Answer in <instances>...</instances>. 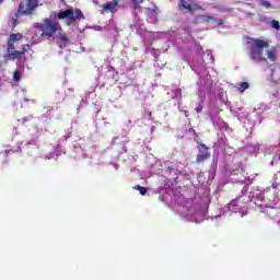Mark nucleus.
I'll use <instances>...</instances> for the list:
<instances>
[{
  "label": "nucleus",
  "mask_w": 280,
  "mask_h": 280,
  "mask_svg": "<svg viewBox=\"0 0 280 280\" xmlns=\"http://www.w3.org/2000/svg\"><path fill=\"white\" fill-rule=\"evenodd\" d=\"M18 150H21V147H18Z\"/></svg>",
  "instance_id": "nucleus-64"
},
{
  "label": "nucleus",
  "mask_w": 280,
  "mask_h": 280,
  "mask_svg": "<svg viewBox=\"0 0 280 280\" xmlns=\"http://www.w3.org/2000/svg\"><path fill=\"white\" fill-rule=\"evenodd\" d=\"M86 98H82L81 103L78 105L77 107V113H79L80 110H82V108H86Z\"/></svg>",
  "instance_id": "nucleus-41"
},
{
  "label": "nucleus",
  "mask_w": 280,
  "mask_h": 280,
  "mask_svg": "<svg viewBox=\"0 0 280 280\" xmlns=\"http://www.w3.org/2000/svg\"><path fill=\"white\" fill-rule=\"evenodd\" d=\"M21 38H23V34H21V33H13V34L10 35L9 40L11 43H16V40H21Z\"/></svg>",
  "instance_id": "nucleus-38"
},
{
  "label": "nucleus",
  "mask_w": 280,
  "mask_h": 280,
  "mask_svg": "<svg viewBox=\"0 0 280 280\" xmlns=\"http://www.w3.org/2000/svg\"><path fill=\"white\" fill-rule=\"evenodd\" d=\"M278 187H280L279 183H272L270 187L264 189V202L268 200V202H271L270 205L280 207V198L277 192Z\"/></svg>",
  "instance_id": "nucleus-17"
},
{
  "label": "nucleus",
  "mask_w": 280,
  "mask_h": 280,
  "mask_svg": "<svg viewBox=\"0 0 280 280\" xmlns=\"http://www.w3.org/2000/svg\"><path fill=\"white\" fill-rule=\"evenodd\" d=\"M38 8V0H22L19 3L18 10L15 12V18L19 16H32L36 9Z\"/></svg>",
  "instance_id": "nucleus-13"
},
{
  "label": "nucleus",
  "mask_w": 280,
  "mask_h": 280,
  "mask_svg": "<svg viewBox=\"0 0 280 280\" xmlns=\"http://www.w3.org/2000/svg\"><path fill=\"white\" fill-rule=\"evenodd\" d=\"M172 97V100H182L183 98V90L178 88L176 84L171 86V91L167 93Z\"/></svg>",
  "instance_id": "nucleus-28"
},
{
  "label": "nucleus",
  "mask_w": 280,
  "mask_h": 280,
  "mask_svg": "<svg viewBox=\"0 0 280 280\" xmlns=\"http://www.w3.org/2000/svg\"><path fill=\"white\" fill-rule=\"evenodd\" d=\"M150 130H151V132H154L156 130V127L152 126Z\"/></svg>",
  "instance_id": "nucleus-56"
},
{
  "label": "nucleus",
  "mask_w": 280,
  "mask_h": 280,
  "mask_svg": "<svg viewBox=\"0 0 280 280\" xmlns=\"http://www.w3.org/2000/svg\"><path fill=\"white\" fill-rule=\"evenodd\" d=\"M119 1L118 0H112L103 4V9L101 10V14H104V12H110V14H115L119 11Z\"/></svg>",
  "instance_id": "nucleus-20"
},
{
  "label": "nucleus",
  "mask_w": 280,
  "mask_h": 280,
  "mask_svg": "<svg viewBox=\"0 0 280 280\" xmlns=\"http://www.w3.org/2000/svg\"><path fill=\"white\" fill-rule=\"evenodd\" d=\"M270 25H271L272 30H277V31L280 30V24H279V21H277V20H272Z\"/></svg>",
  "instance_id": "nucleus-43"
},
{
  "label": "nucleus",
  "mask_w": 280,
  "mask_h": 280,
  "mask_svg": "<svg viewBox=\"0 0 280 280\" xmlns=\"http://www.w3.org/2000/svg\"><path fill=\"white\" fill-rule=\"evenodd\" d=\"M277 220H278V225L280 226V217Z\"/></svg>",
  "instance_id": "nucleus-60"
},
{
  "label": "nucleus",
  "mask_w": 280,
  "mask_h": 280,
  "mask_svg": "<svg viewBox=\"0 0 280 280\" xmlns=\"http://www.w3.org/2000/svg\"><path fill=\"white\" fill-rule=\"evenodd\" d=\"M131 3L133 4V10H139L141 3H143V0H131Z\"/></svg>",
  "instance_id": "nucleus-42"
},
{
  "label": "nucleus",
  "mask_w": 280,
  "mask_h": 280,
  "mask_svg": "<svg viewBox=\"0 0 280 280\" xmlns=\"http://www.w3.org/2000/svg\"><path fill=\"white\" fill-rule=\"evenodd\" d=\"M249 197L252 198V202L253 200H257L258 202H264V190H261V188L259 187L252 188L249 191Z\"/></svg>",
  "instance_id": "nucleus-24"
},
{
  "label": "nucleus",
  "mask_w": 280,
  "mask_h": 280,
  "mask_svg": "<svg viewBox=\"0 0 280 280\" xmlns=\"http://www.w3.org/2000/svg\"><path fill=\"white\" fill-rule=\"evenodd\" d=\"M148 117H152V112H148Z\"/></svg>",
  "instance_id": "nucleus-58"
},
{
  "label": "nucleus",
  "mask_w": 280,
  "mask_h": 280,
  "mask_svg": "<svg viewBox=\"0 0 280 280\" xmlns=\"http://www.w3.org/2000/svg\"><path fill=\"white\" fill-rule=\"evenodd\" d=\"M79 119H80V117H75L74 119H72V122H71V124H72V125H73V124H78V120H79Z\"/></svg>",
  "instance_id": "nucleus-54"
},
{
  "label": "nucleus",
  "mask_w": 280,
  "mask_h": 280,
  "mask_svg": "<svg viewBox=\"0 0 280 280\" xmlns=\"http://www.w3.org/2000/svg\"><path fill=\"white\" fill-rule=\"evenodd\" d=\"M210 183L211 182H207L205 185V172H199L196 174V179L192 180V185L197 189V194L192 199L185 201V197H176L168 184L158 188L159 199L166 203L177 202V205L183 208V214L188 222L200 224L205 222V220H209V205H211Z\"/></svg>",
  "instance_id": "nucleus-1"
},
{
  "label": "nucleus",
  "mask_w": 280,
  "mask_h": 280,
  "mask_svg": "<svg viewBox=\"0 0 280 280\" xmlns=\"http://www.w3.org/2000/svg\"><path fill=\"white\" fill-rule=\"evenodd\" d=\"M97 115H100V109L95 110V117H97Z\"/></svg>",
  "instance_id": "nucleus-57"
},
{
  "label": "nucleus",
  "mask_w": 280,
  "mask_h": 280,
  "mask_svg": "<svg viewBox=\"0 0 280 280\" xmlns=\"http://www.w3.org/2000/svg\"><path fill=\"white\" fill-rule=\"evenodd\" d=\"M238 110L237 118L246 130H253V127L259 126L264 119L257 112L247 113L244 112L243 107L238 108Z\"/></svg>",
  "instance_id": "nucleus-8"
},
{
  "label": "nucleus",
  "mask_w": 280,
  "mask_h": 280,
  "mask_svg": "<svg viewBox=\"0 0 280 280\" xmlns=\"http://www.w3.org/2000/svg\"><path fill=\"white\" fill-rule=\"evenodd\" d=\"M180 10H187L188 12H194L195 10H202L199 4H190L189 0H179L178 3Z\"/></svg>",
  "instance_id": "nucleus-22"
},
{
  "label": "nucleus",
  "mask_w": 280,
  "mask_h": 280,
  "mask_svg": "<svg viewBox=\"0 0 280 280\" xmlns=\"http://www.w3.org/2000/svg\"><path fill=\"white\" fill-rule=\"evenodd\" d=\"M192 71L199 75V80L197 81L199 102L196 103L195 112L200 114L202 113V108H205L207 95H215V91L213 89V79H211V74L205 70V61H202V59H198L195 62Z\"/></svg>",
  "instance_id": "nucleus-3"
},
{
  "label": "nucleus",
  "mask_w": 280,
  "mask_h": 280,
  "mask_svg": "<svg viewBox=\"0 0 280 280\" xmlns=\"http://www.w3.org/2000/svg\"><path fill=\"white\" fill-rule=\"evenodd\" d=\"M264 156L267 159H271L269 162V165L271 167H279L280 165V142L277 145H270L265 148L264 150ZM280 174V171H278Z\"/></svg>",
  "instance_id": "nucleus-16"
},
{
  "label": "nucleus",
  "mask_w": 280,
  "mask_h": 280,
  "mask_svg": "<svg viewBox=\"0 0 280 280\" xmlns=\"http://www.w3.org/2000/svg\"><path fill=\"white\" fill-rule=\"evenodd\" d=\"M190 132H196V130H194V129H190Z\"/></svg>",
  "instance_id": "nucleus-61"
},
{
  "label": "nucleus",
  "mask_w": 280,
  "mask_h": 280,
  "mask_svg": "<svg viewBox=\"0 0 280 280\" xmlns=\"http://www.w3.org/2000/svg\"><path fill=\"white\" fill-rule=\"evenodd\" d=\"M220 25H224V20L211 15V20L208 21V27L215 30V27H220Z\"/></svg>",
  "instance_id": "nucleus-32"
},
{
  "label": "nucleus",
  "mask_w": 280,
  "mask_h": 280,
  "mask_svg": "<svg viewBox=\"0 0 280 280\" xmlns=\"http://www.w3.org/2000/svg\"><path fill=\"white\" fill-rule=\"evenodd\" d=\"M267 58L270 60V62H277V50L270 49L267 50Z\"/></svg>",
  "instance_id": "nucleus-34"
},
{
  "label": "nucleus",
  "mask_w": 280,
  "mask_h": 280,
  "mask_svg": "<svg viewBox=\"0 0 280 280\" xmlns=\"http://www.w3.org/2000/svg\"><path fill=\"white\" fill-rule=\"evenodd\" d=\"M61 1V3H65V0H60Z\"/></svg>",
  "instance_id": "nucleus-62"
},
{
  "label": "nucleus",
  "mask_w": 280,
  "mask_h": 280,
  "mask_svg": "<svg viewBox=\"0 0 280 280\" xmlns=\"http://www.w3.org/2000/svg\"><path fill=\"white\" fill-rule=\"evenodd\" d=\"M208 115L214 126V128H218V141L214 143L217 148H226L229 145V139L226 137H230V135L233 133V128L226 124V121L222 120L220 118V108L213 104L209 105Z\"/></svg>",
  "instance_id": "nucleus-4"
},
{
  "label": "nucleus",
  "mask_w": 280,
  "mask_h": 280,
  "mask_svg": "<svg viewBox=\"0 0 280 280\" xmlns=\"http://www.w3.org/2000/svg\"><path fill=\"white\" fill-rule=\"evenodd\" d=\"M23 51L22 50H11L9 52V57L11 58V60H18V65L20 62V65H23V62L25 63V60L22 59L23 58Z\"/></svg>",
  "instance_id": "nucleus-31"
},
{
  "label": "nucleus",
  "mask_w": 280,
  "mask_h": 280,
  "mask_svg": "<svg viewBox=\"0 0 280 280\" xmlns=\"http://www.w3.org/2000/svg\"><path fill=\"white\" fill-rule=\"evenodd\" d=\"M270 71H271V74H270V80H271V82H277V81H275V79L272 78V77L275 75V68H271Z\"/></svg>",
  "instance_id": "nucleus-50"
},
{
  "label": "nucleus",
  "mask_w": 280,
  "mask_h": 280,
  "mask_svg": "<svg viewBox=\"0 0 280 280\" xmlns=\"http://www.w3.org/2000/svg\"><path fill=\"white\" fill-rule=\"evenodd\" d=\"M255 178L250 177H244L243 179H240L238 183L241 185H244V187L241 190V194L233 199L230 203H228L224 208H222L221 213L217 215H210L208 217V220H220L222 215H231V213H241V218H244V215H247L246 210H242L248 205V202H253V199L250 198V194L248 192V187L254 183Z\"/></svg>",
  "instance_id": "nucleus-2"
},
{
  "label": "nucleus",
  "mask_w": 280,
  "mask_h": 280,
  "mask_svg": "<svg viewBox=\"0 0 280 280\" xmlns=\"http://www.w3.org/2000/svg\"><path fill=\"white\" fill-rule=\"evenodd\" d=\"M82 156H83V159H89V153H86V152L83 151Z\"/></svg>",
  "instance_id": "nucleus-55"
},
{
  "label": "nucleus",
  "mask_w": 280,
  "mask_h": 280,
  "mask_svg": "<svg viewBox=\"0 0 280 280\" xmlns=\"http://www.w3.org/2000/svg\"><path fill=\"white\" fill-rule=\"evenodd\" d=\"M150 173L156 176H162L168 183H178V176L183 174V171L176 167V164L172 161L155 160L153 164L150 165Z\"/></svg>",
  "instance_id": "nucleus-5"
},
{
  "label": "nucleus",
  "mask_w": 280,
  "mask_h": 280,
  "mask_svg": "<svg viewBox=\"0 0 280 280\" xmlns=\"http://www.w3.org/2000/svg\"><path fill=\"white\" fill-rule=\"evenodd\" d=\"M109 165H112L116 172L119 170V164H117V162H110Z\"/></svg>",
  "instance_id": "nucleus-48"
},
{
  "label": "nucleus",
  "mask_w": 280,
  "mask_h": 280,
  "mask_svg": "<svg viewBox=\"0 0 280 280\" xmlns=\"http://www.w3.org/2000/svg\"><path fill=\"white\" fill-rule=\"evenodd\" d=\"M56 39L60 49H67V47H69V37H67V34L59 32V34L56 36Z\"/></svg>",
  "instance_id": "nucleus-23"
},
{
  "label": "nucleus",
  "mask_w": 280,
  "mask_h": 280,
  "mask_svg": "<svg viewBox=\"0 0 280 280\" xmlns=\"http://www.w3.org/2000/svg\"><path fill=\"white\" fill-rule=\"evenodd\" d=\"M94 126H95V130H94L95 135H97V137H104L106 135V128L110 126V122H108L106 118L95 119Z\"/></svg>",
  "instance_id": "nucleus-19"
},
{
  "label": "nucleus",
  "mask_w": 280,
  "mask_h": 280,
  "mask_svg": "<svg viewBox=\"0 0 280 280\" xmlns=\"http://www.w3.org/2000/svg\"><path fill=\"white\" fill-rule=\"evenodd\" d=\"M30 145H34L35 148H38V135L33 136L31 140L26 141L25 147L30 148Z\"/></svg>",
  "instance_id": "nucleus-36"
},
{
  "label": "nucleus",
  "mask_w": 280,
  "mask_h": 280,
  "mask_svg": "<svg viewBox=\"0 0 280 280\" xmlns=\"http://www.w3.org/2000/svg\"><path fill=\"white\" fill-rule=\"evenodd\" d=\"M23 71H25V62H19L18 69L13 72V80L15 82H21V78H23Z\"/></svg>",
  "instance_id": "nucleus-30"
},
{
  "label": "nucleus",
  "mask_w": 280,
  "mask_h": 280,
  "mask_svg": "<svg viewBox=\"0 0 280 280\" xmlns=\"http://www.w3.org/2000/svg\"><path fill=\"white\" fill-rule=\"evenodd\" d=\"M194 49H195V55L192 56L189 62L191 70L194 71V66L196 65V62H198V60H202L205 71L209 73V71L207 70V65H213V60H214L213 55L211 54V50H207L205 54V49L202 48V46L196 42L194 43Z\"/></svg>",
  "instance_id": "nucleus-7"
},
{
  "label": "nucleus",
  "mask_w": 280,
  "mask_h": 280,
  "mask_svg": "<svg viewBox=\"0 0 280 280\" xmlns=\"http://www.w3.org/2000/svg\"><path fill=\"white\" fill-rule=\"evenodd\" d=\"M133 189H136V191H139L140 196H145V194H148V187L141 185L133 186Z\"/></svg>",
  "instance_id": "nucleus-37"
},
{
  "label": "nucleus",
  "mask_w": 280,
  "mask_h": 280,
  "mask_svg": "<svg viewBox=\"0 0 280 280\" xmlns=\"http://www.w3.org/2000/svg\"><path fill=\"white\" fill-rule=\"evenodd\" d=\"M34 27L42 32V36H47L48 38H54V34L62 32L60 23L49 18L44 19V23H35Z\"/></svg>",
  "instance_id": "nucleus-9"
},
{
  "label": "nucleus",
  "mask_w": 280,
  "mask_h": 280,
  "mask_svg": "<svg viewBox=\"0 0 280 280\" xmlns=\"http://www.w3.org/2000/svg\"><path fill=\"white\" fill-rule=\"evenodd\" d=\"M14 42H11L9 39V43H8V54H11V51H14Z\"/></svg>",
  "instance_id": "nucleus-45"
},
{
  "label": "nucleus",
  "mask_w": 280,
  "mask_h": 280,
  "mask_svg": "<svg viewBox=\"0 0 280 280\" xmlns=\"http://www.w3.org/2000/svg\"><path fill=\"white\" fill-rule=\"evenodd\" d=\"M55 19H58L59 21H62L66 19V25L68 27H71L73 23H77V21H84L86 16H84V13L80 9H61L58 13H55Z\"/></svg>",
  "instance_id": "nucleus-6"
},
{
  "label": "nucleus",
  "mask_w": 280,
  "mask_h": 280,
  "mask_svg": "<svg viewBox=\"0 0 280 280\" xmlns=\"http://www.w3.org/2000/svg\"><path fill=\"white\" fill-rule=\"evenodd\" d=\"M156 10H159V8H156V7H155V9L147 8V21H148V23H152L153 25H154V23H158L159 13L156 12Z\"/></svg>",
  "instance_id": "nucleus-26"
},
{
  "label": "nucleus",
  "mask_w": 280,
  "mask_h": 280,
  "mask_svg": "<svg viewBox=\"0 0 280 280\" xmlns=\"http://www.w3.org/2000/svg\"><path fill=\"white\" fill-rule=\"evenodd\" d=\"M92 28L95 32H106L105 37L109 43H117V38H119V30L117 28L115 20H109L105 26L94 25Z\"/></svg>",
  "instance_id": "nucleus-12"
},
{
  "label": "nucleus",
  "mask_w": 280,
  "mask_h": 280,
  "mask_svg": "<svg viewBox=\"0 0 280 280\" xmlns=\"http://www.w3.org/2000/svg\"><path fill=\"white\" fill-rule=\"evenodd\" d=\"M28 49H30V44L24 45V46H23V49H22L23 55H25V52H26Z\"/></svg>",
  "instance_id": "nucleus-49"
},
{
  "label": "nucleus",
  "mask_w": 280,
  "mask_h": 280,
  "mask_svg": "<svg viewBox=\"0 0 280 280\" xmlns=\"http://www.w3.org/2000/svg\"><path fill=\"white\" fill-rule=\"evenodd\" d=\"M65 95H66V97H71V96H73V89H68L66 92H65Z\"/></svg>",
  "instance_id": "nucleus-47"
},
{
  "label": "nucleus",
  "mask_w": 280,
  "mask_h": 280,
  "mask_svg": "<svg viewBox=\"0 0 280 280\" xmlns=\"http://www.w3.org/2000/svg\"><path fill=\"white\" fill-rule=\"evenodd\" d=\"M16 22H18L16 19H13V24H14V25H16Z\"/></svg>",
  "instance_id": "nucleus-59"
},
{
  "label": "nucleus",
  "mask_w": 280,
  "mask_h": 280,
  "mask_svg": "<svg viewBox=\"0 0 280 280\" xmlns=\"http://www.w3.org/2000/svg\"><path fill=\"white\" fill-rule=\"evenodd\" d=\"M268 47V42L264 39H254L249 48V58L254 62H268V59L264 57V49Z\"/></svg>",
  "instance_id": "nucleus-10"
},
{
  "label": "nucleus",
  "mask_w": 280,
  "mask_h": 280,
  "mask_svg": "<svg viewBox=\"0 0 280 280\" xmlns=\"http://www.w3.org/2000/svg\"><path fill=\"white\" fill-rule=\"evenodd\" d=\"M31 119H34V116L28 115L23 117L20 121H22V124H27V121H31Z\"/></svg>",
  "instance_id": "nucleus-46"
},
{
  "label": "nucleus",
  "mask_w": 280,
  "mask_h": 280,
  "mask_svg": "<svg viewBox=\"0 0 280 280\" xmlns=\"http://www.w3.org/2000/svg\"><path fill=\"white\" fill-rule=\"evenodd\" d=\"M126 143H130V138L126 136V132H122L119 136L113 138L112 145H115L116 150H118V154L114 158L115 161H119V155L126 154V152H128Z\"/></svg>",
  "instance_id": "nucleus-15"
},
{
  "label": "nucleus",
  "mask_w": 280,
  "mask_h": 280,
  "mask_svg": "<svg viewBox=\"0 0 280 280\" xmlns=\"http://www.w3.org/2000/svg\"><path fill=\"white\" fill-rule=\"evenodd\" d=\"M127 128H132V120H127Z\"/></svg>",
  "instance_id": "nucleus-52"
},
{
  "label": "nucleus",
  "mask_w": 280,
  "mask_h": 280,
  "mask_svg": "<svg viewBox=\"0 0 280 280\" xmlns=\"http://www.w3.org/2000/svg\"><path fill=\"white\" fill-rule=\"evenodd\" d=\"M268 110V104L266 103H260L255 109L254 112L257 113L258 115L261 116V113Z\"/></svg>",
  "instance_id": "nucleus-35"
},
{
  "label": "nucleus",
  "mask_w": 280,
  "mask_h": 280,
  "mask_svg": "<svg viewBox=\"0 0 280 280\" xmlns=\"http://www.w3.org/2000/svg\"><path fill=\"white\" fill-rule=\"evenodd\" d=\"M195 141H196V143H197L198 145H200V143H202V142H200V138H198V136L195 137Z\"/></svg>",
  "instance_id": "nucleus-53"
},
{
  "label": "nucleus",
  "mask_w": 280,
  "mask_h": 280,
  "mask_svg": "<svg viewBox=\"0 0 280 280\" xmlns=\"http://www.w3.org/2000/svg\"><path fill=\"white\" fill-rule=\"evenodd\" d=\"M4 0H0V3H2Z\"/></svg>",
  "instance_id": "nucleus-63"
},
{
  "label": "nucleus",
  "mask_w": 280,
  "mask_h": 280,
  "mask_svg": "<svg viewBox=\"0 0 280 280\" xmlns=\"http://www.w3.org/2000/svg\"><path fill=\"white\" fill-rule=\"evenodd\" d=\"M159 36V33H152L149 31H145L142 35V40L144 45L150 46L154 40H156V37Z\"/></svg>",
  "instance_id": "nucleus-27"
},
{
  "label": "nucleus",
  "mask_w": 280,
  "mask_h": 280,
  "mask_svg": "<svg viewBox=\"0 0 280 280\" xmlns=\"http://www.w3.org/2000/svg\"><path fill=\"white\" fill-rule=\"evenodd\" d=\"M16 152H19V150H15ZM14 150H5L4 151V156H9L10 152H15Z\"/></svg>",
  "instance_id": "nucleus-51"
},
{
  "label": "nucleus",
  "mask_w": 280,
  "mask_h": 280,
  "mask_svg": "<svg viewBox=\"0 0 280 280\" xmlns=\"http://www.w3.org/2000/svg\"><path fill=\"white\" fill-rule=\"evenodd\" d=\"M209 21H211V15H196L192 19L194 25H208Z\"/></svg>",
  "instance_id": "nucleus-29"
},
{
  "label": "nucleus",
  "mask_w": 280,
  "mask_h": 280,
  "mask_svg": "<svg viewBox=\"0 0 280 280\" xmlns=\"http://www.w3.org/2000/svg\"><path fill=\"white\" fill-rule=\"evenodd\" d=\"M259 5L266 8L267 10H270V8H272V3L268 0H259Z\"/></svg>",
  "instance_id": "nucleus-40"
},
{
  "label": "nucleus",
  "mask_w": 280,
  "mask_h": 280,
  "mask_svg": "<svg viewBox=\"0 0 280 280\" xmlns=\"http://www.w3.org/2000/svg\"><path fill=\"white\" fill-rule=\"evenodd\" d=\"M72 133H73V127L66 130V135L62 138H60V140L58 141L57 148H55L52 152L46 154V159L48 161H51V159H55L56 156H60V154H66L65 149L62 148L67 145V141L71 139Z\"/></svg>",
  "instance_id": "nucleus-14"
},
{
  "label": "nucleus",
  "mask_w": 280,
  "mask_h": 280,
  "mask_svg": "<svg viewBox=\"0 0 280 280\" xmlns=\"http://www.w3.org/2000/svg\"><path fill=\"white\" fill-rule=\"evenodd\" d=\"M197 158H196V163L200 165V163H205L207 159H211V152H209V147L205 143H199L197 145Z\"/></svg>",
  "instance_id": "nucleus-18"
},
{
  "label": "nucleus",
  "mask_w": 280,
  "mask_h": 280,
  "mask_svg": "<svg viewBox=\"0 0 280 280\" xmlns=\"http://www.w3.org/2000/svg\"><path fill=\"white\" fill-rule=\"evenodd\" d=\"M191 26H184L182 30L177 32H172V34L168 37L167 48L164 51H167V49H170V45H178L176 38L183 40V43H187V40H194V36L191 35Z\"/></svg>",
  "instance_id": "nucleus-11"
},
{
  "label": "nucleus",
  "mask_w": 280,
  "mask_h": 280,
  "mask_svg": "<svg viewBox=\"0 0 280 280\" xmlns=\"http://www.w3.org/2000/svg\"><path fill=\"white\" fill-rule=\"evenodd\" d=\"M245 150L246 152H249V154H257V151L259 150V143H249L245 147Z\"/></svg>",
  "instance_id": "nucleus-33"
},
{
  "label": "nucleus",
  "mask_w": 280,
  "mask_h": 280,
  "mask_svg": "<svg viewBox=\"0 0 280 280\" xmlns=\"http://www.w3.org/2000/svg\"><path fill=\"white\" fill-rule=\"evenodd\" d=\"M151 54L153 58L156 60L161 56V50L152 48Z\"/></svg>",
  "instance_id": "nucleus-44"
},
{
  "label": "nucleus",
  "mask_w": 280,
  "mask_h": 280,
  "mask_svg": "<svg viewBox=\"0 0 280 280\" xmlns=\"http://www.w3.org/2000/svg\"><path fill=\"white\" fill-rule=\"evenodd\" d=\"M250 89V84L248 82L238 83L240 93H244L246 90Z\"/></svg>",
  "instance_id": "nucleus-39"
},
{
  "label": "nucleus",
  "mask_w": 280,
  "mask_h": 280,
  "mask_svg": "<svg viewBox=\"0 0 280 280\" xmlns=\"http://www.w3.org/2000/svg\"><path fill=\"white\" fill-rule=\"evenodd\" d=\"M266 213L269 215V218L277 220L280 217V207H277V203H270L267 207Z\"/></svg>",
  "instance_id": "nucleus-25"
},
{
  "label": "nucleus",
  "mask_w": 280,
  "mask_h": 280,
  "mask_svg": "<svg viewBox=\"0 0 280 280\" xmlns=\"http://www.w3.org/2000/svg\"><path fill=\"white\" fill-rule=\"evenodd\" d=\"M218 161H219L218 154L213 153L212 162L208 171V183H211L215 178V174L218 172Z\"/></svg>",
  "instance_id": "nucleus-21"
}]
</instances>
